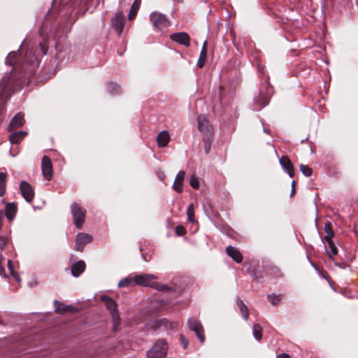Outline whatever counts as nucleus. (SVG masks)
Instances as JSON below:
<instances>
[{"mask_svg":"<svg viewBox=\"0 0 358 358\" xmlns=\"http://www.w3.org/2000/svg\"><path fill=\"white\" fill-rule=\"evenodd\" d=\"M271 273L273 274L275 277H280L282 276V274L280 271V270L278 269V268L274 266V267H272L271 268Z\"/></svg>","mask_w":358,"mask_h":358,"instance_id":"39","label":"nucleus"},{"mask_svg":"<svg viewBox=\"0 0 358 358\" xmlns=\"http://www.w3.org/2000/svg\"><path fill=\"white\" fill-rule=\"evenodd\" d=\"M170 141V135L167 131H161L157 136V145L159 148L166 147Z\"/></svg>","mask_w":358,"mask_h":358,"instance_id":"18","label":"nucleus"},{"mask_svg":"<svg viewBox=\"0 0 358 358\" xmlns=\"http://www.w3.org/2000/svg\"><path fill=\"white\" fill-rule=\"evenodd\" d=\"M226 252L236 263H241L243 261V255L237 248L233 246H228L226 248Z\"/></svg>","mask_w":358,"mask_h":358,"instance_id":"16","label":"nucleus"},{"mask_svg":"<svg viewBox=\"0 0 358 358\" xmlns=\"http://www.w3.org/2000/svg\"><path fill=\"white\" fill-rule=\"evenodd\" d=\"M8 240L5 237L0 236V248L1 250H3L5 246L6 245Z\"/></svg>","mask_w":358,"mask_h":358,"instance_id":"40","label":"nucleus"},{"mask_svg":"<svg viewBox=\"0 0 358 358\" xmlns=\"http://www.w3.org/2000/svg\"><path fill=\"white\" fill-rule=\"evenodd\" d=\"M140 5H141V0H135L134 1V2L133 3V4L131 6L130 11L128 14V19L129 20H132L136 17L137 13L140 8Z\"/></svg>","mask_w":358,"mask_h":358,"instance_id":"23","label":"nucleus"},{"mask_svg":"<svg viewBox=\"0 0 358 358\" xmlns=\"http://www.w3.org/2000/svg\"><path fill=\"white\" fill-rule=\"evenodd\" d=\"M268 300L271 302V303L273 306H277L280 303V302L282 299V296L281 294H269L267 296Z\"/></svg>","mask_w":358,"mask_h":358,"instance_id":"26","label":"nucleus"},{"mask_svg":"<svg viewBox=\"0 0 358 358\" xmlns=\"http://www.w3.org/2000/svg\"><path fill=\"white\" fill-rule=\"evenodd\" d=\"M6 183V174L4 173H0V196H3L5 193Z\"/></svg>","mask_w":358,"mask_h":358,"instance_id":"29","label":"nucleus"},{"mask_svg":"<svg viewBox=\"0 0 358 358\" xmlns=\"http://www.w3.org/2000/svg\"><path fill=\"white\" fill-rule=\"evenodd\" d=\"M180 340L183 348L186 349L189 345V341L183 335H180Z\"/></svg>","mask_w":358,"mask_h":358,"instance_id":"37","label":"nucleus"},{"mask_svg":"<svg viewBox=\"0 0 358 358\" xmlns=\"http://www.w3.org/2000/svg\"><path fill=\"white\" fill-rule=\"evenodd\" d=\"M185 172L184 171H180L176 178L175 181L173 185V188L175 191L178 192H182V186H183V181L185 178Z\"/></svg>","mask_w":358,"mask_h":358,"instance_id":"17","label":"nucleus"},{"mask_svg":"<svg viewBox=\"0 0 358 358\" xmlns=\"http://www.w3.org/2000/svg\"><path fill=\"white\" fill-rule=\"evenodd\" d=\"M92 237L87 234L80 233L77 235L76 239V250L82 252L85 244L90 243Z\"/></svg>","mask_w":358,"mask_h":358,"instance_id":"11","label":"nucleus"},{"mask_svg":"<svg viewBox=\"0 0 358 358\" xmlns=\"http://www.w3.org/2000/svg\"><path fill=\"white\" fill-rule=\"evenodd\" d=\"M188 327L191 331L196 334L201 343H203L205 341V335L201 322L196 318H189L188 320Z\"/></svg>","mask_w":358,"mask_h":358,"instance_id":"6","label":"nucleus"},{"mask_svg":"<svg viewBox=\"0 0 358 358\" xmlns=\"http://www.w3.org/2000/svg\"><path fill=\"white\" fill-rule=\"evenodd\" d=\"M150 18L153 27L158 30L166 29L170 25V22L163 14L152 13Z\"/></svg>","mask_w":358,"mask_h":358,"instance_id":"5","label":"nucleus"},{"mask_svg":"<svg viewBox=\"0 0 358 358\" xmlns=\"http://www.w3.org/2000/svg\"><path fill=\"white\" fill-rule=\"evenodd\" d=\"M167 348V343L165 341L158 340L153 348L148 352V358H165Z\"/></svg>","mask_w":358,"mask_h":358,"instance_id":"3","label":"nucleus"},{"mask_svg":"<svg viewBox=\"0 0 358 358\" xmlns=\"http://www.w3.org/2000/svg\"><path fill=\"white\" fill-rule=\"evenodd\" d=\"M252 334L254 337L257 340L260 341L262 338V329L259 324H255L252 328Z\"/></svg>","mask_w":358,"mask_h":358,"instance_id":"27","label":"nucleus"},{"mask_svg":"<svg viewBox=\"0 0 358 358\" xmlns=\"http://www.w3.org/2000/svg\"><path fill=\"white\" fill-rule=\"evenodd\" d=\"M190 185L194 189H199V182L198 180L196 178V177H194V176H192L190 179Z\"/></svg>","mask_w":358,"mask_h":358,"instance_id":"36","label":"nucleus"},{"mask_svg":"<svg viewBox=\"0 0 358 358\" xmlns=\"http://www.w3.org/2000/svg\"><path fill=\"white\" fill-rule=\"evenodd\" d=\"M268 103V99L267 98L264 99V101L262 103H259V108H262L265 106Z\"/></svg>","mask_w":358,"mask_h":358,"instance_id":"41","label":"nucleus"},{"mask_svg":"<svg viewBox=\"0 0 358 358\" xmlns=\"http://www.w3.org/2000/svg\"><path fill=\"white\" fill-rule=\"evenodd\" d=\"M176 234L179 236L184 235L186 233V230L184 227L182 226H178L176 227Z\"/></svg>","mask_w":358,"mask_h":358,"instance_id":"38","label":"nucleus"},{"mask_svg":"<svg viewBox=\"0 0 358 358\" xmlns=\"http://www.w3.org/2000/svg\"><path fill=\"white\" fill-rule=\"evenodd\" d=\"M110 85L114 86V90H115L117 92H118V91H119V90H120V87H119L118 85H115V84H110Z\"/></svg>","mask_w":358,"mask_h":358,"instance_id":"46","label":"nucleus"},{"mask_svg":"<svg viewBox=\"0 0 358 358\" xmlns=\"http://www.w3.org/2000/svg\"><path fill=\"white\" fill-rule=\"evenodd\" d=\"M24 114L21 112L17 113L10 121L8 125V131H11L22 127L24 124Z\"/></svg>","mask_w":358,"mask_h":358,"instance_id":"13","label":"nucleus"},{"mask_svg":"<svg viewBox=\"0 0 358 358\" xmlns=\"http://www.w3.org/2000/svg\"><path fill=\"white\" fill-rule=\"evenodd\" d=\"M74 224L80 229L85 222V210L78 203H73L71 206Z\"/></svg>","mask_w":358,"mask_h":358,"instance_id":"4","label":"nucleus"},{"mask_svg":"<svg viewBox=\"0 0 358 358\" xmlns=\"http://www.w3.org/2000/svg\"><path fill=\"white\" fill-rule=\"evenodd\" d=\"M26 62L30 64H34L35 61L37 60V58L34 55V54L31 52H27L26 54Z\"/></svg>","mask_w":358,"mask_h":358,"instance_id":"33","label":"nucleus"},{"mask_svg":"<svg viewBox=\"0 0 358 358\" xmlns=\"http://www.w3.org/2000/svg\"><path fill=\"white\" fill-rule=\"evenodd\" d=\"M300 170L301 171L304 176L308 177L310 176L313 172L312 169L309 166L303 164L300 165Z\"/></svg>","mask_w":358,"mask_h":358,"instance_id":"34","label":"nucleus"},{"mask_svg":"<svg viewBox=\"0 0 358 358\" xmlns=\"http://www.w3.org/2000/svg\"><path fill=\"white\" fill-rule=\"evenodd\" d=\"M27 133L23 131L14 132L10 135L9 140L11 143H18L27 136Z\"/></svg>","mask_w":358,"mask_h":358,"instance_id":"20","label":"nucleus"},{"mask_svg":"<svg viewBox=\"0 0 358 358\" xmlns=\"http://www.w3.org/2000/svg\"><path fill=\"white\" fill-rule=\"evenodd\" d=\"M85 270V263L82 261H78L71 266V272L74 277H78Z\"/></svg>","mask_w":358,"mask_h":358,"instance_id":"19","label":"nucleus"},{"mask_svg":"<svg viewBox=\"0 0 358 358\" xmlns=\"http://www.w3.org/2000/svg\"><path fill=\"white\" fill-rule=\"evenodd\" d=\"M3 260V257L0 255V262ZM3 271V267L1 266V263H0V273Z\"/></svg>","mask_w":358,"mask_h":358,"instance_id":"45","label":"nucleus"},{"mask_svg":"<svg viewBox=\"0 0 358 358\" xmlns=\"http://www.w3.org/2000/svg\"><path fill=\"white\" fill-rule=\"evenodd\" d=\"M15 55H16V53H15V52L10 53V54L8 55V60H10V59H11V58H14V57H15Z\"/></svg>","mask_w":358,"mask_h":358,"instance_id":"43","label":"nucleus"},{"mask_svg":"<svg viewBox=\"0 0 358 358\" xmlns=\"http://www.w3.org/2000/svg\"><path fill=\"white\" fill-rule=\"evenodd\" d=\"M55 311L59 314H64L66 313H75L78 310L71 305H65L58 301H55Z\"/></svg>","mask_w":358,"mask_h":358,"instance_id":"14","label":"nucleus"},{"mask_svg":"<svg viewBox=\"0 0 358 358\" xmlns=\"http://www.w3.org/2000/svg\"><path fill=\"white\" fill-rule=\"evenodd\" d=\"M42 50H43V54H45V53H46V52L45 51V49H44V48H43V46H42Z\"/></svg>","mask_w":358,"mask_h":358,"instance_id":"47","label":"nucleus"},{"mask_svg":"<svg viewBox=\"0 0 358 358\" xmlns=\"http://www.w3.org/2000/svg\"><path fill=\"white\" fill-rule=\"evenodd\" d=\"M101 299L105 303L107 308L110 310L113 322L114 329L116 330L120 325V317L116 311L117 303L114 300L107 296H102Z\"/></svg>","mask_w":358,"mask_h":358,"instance_id":"2","label":"nucleus"},{"mask_svg":"<svg viewBox=\"0 0 358 358\" xmlns=\"http://www.w3.org/2000/svg\"><path fill=\"white\" fill-rule=\"evenodd\" d=\"M198 129L203 136H213V129L205 115H201L197 118Z\"/></svg>","mask_w":358,"mask_h":358,"instance_id":"7","label":"nucleus"},{"mask_svg":"<svg viewBox=\"0 0 358 358\" xmlns=\"http://www.w3.org/2000/svg\"><path fill=\"white\" fill-rule=\"evenodd\" d=\"M277 358H290L289 355L286 353H282L277 356Z\"/></svg>","mask_w":358,"mask_h":358,"instance_id":"42","label":"nucleus"},{"mask_svg":"<svg viewBox=\"0 0 358 358\" xmlns=\"http://www.w3.org/2000/svg\"><path fill=\"white\" fill-rule=\"evenodd\" d=\"M42 173L44 178L47 180H50L52 177V164L48 156H44L41 162Z\"/></svg>","mask_w":358,"mask_h":358,"instance_id":"8","label":"nucleus"},{"mask_svg":"<svg viewBox=\"0 0 358 358\" xmlns=\"http://www.w3.org/2000/svg\"><path fill=\"white\" fill-rule=\"evenodd\" d=\"M20 190L22 196L27 202H31L34 197V192L31 185L25 181L20 183Z\"/></svg>","mask_w":358,"mask_h":358,"instance_id":"10","label":"nucleus"},{"mask_svg":"<svg viewBox=\"0 0 358 358\" xmlns=\"http://www.w3.org/2000/svg\"><path fill=\"white\" fill-rule=\"evenodd\" d=\"M324 231L326 232L327 235L324 238V241L327 240H331L334 236V231L332 229L331 224L329 222H327L324 224Z\"/></svg>","mask_w":358,"mask_h":358,"instance_id":"25","label":"nucleus"},{"mask_svg":"<svg viewBox=\"0 0 358 358\" xmlns=\"http://www.w3.org/2000/svg\"><path fill=\"white\" fill-rule=\"evenodd\" d=\"M17 211V207L14 203H7L5 209V214L9 220H13Z\"/></svg>","mask_w":358,"mask_h":358,"instance_id":"21","label":"nucleus"},{"mask_svg":"<svg viewBox=\"0 0 358 358\" xmlns=\"http://www.w3.org/2000/svg\"><path fill=\"white\" fill-rule=\"evenodd\" d=\"M156 323H157V324L155 326L156 327H160L162 326H164L166 328L173 329V328H175L176 326V323L170 322L165 319L158 320L156 322Z\"/></svg>","mask_w":358,"mask_h":358,"instance_id":"28","label":"nucleus"},{"mask_svg":"<svg viewBox=\"0 0 358 358\" xmlns=\"http://www.w3.org/2000/svg\"><path fill=\"white\" fill-rule=\"evenodd\" d=\"M157 276L152 274H140L134 277H127L119 282V287H134L135 285H141L144 287H150L159 290H164L166 286L155 282Z\"/></svg>","mask_w":358,"mask_h":358,"instance_id":"1","label":"nucleus"},{"mask_svg":"<svg viewBox=\"0 0 358 358\" xmlns=\"http://www.w3.org/2000/svg\"><path fill=\"white\" fill-rule=\"evenodd\" d=\"M280 163L289 176L292 178L294 175V169L289 158L287 156H282L280 159Z\"/></svg>","mask_w":358,"mask_h":358,"instance_id":"15","label":"nucleus"},{"mask_svg":"<svg viewBox=\"0 0 358 358\" xmlns=\"http://www.w3.org/2000/svg\"><path fill=\"white\" fill-rule=\"evenodd\" d=\"M213 141V136H203L204 148L206 153H208L210 150V144Z\"/></svg>","mask_w":358,"mask_h":358,"instance_id":"32","label":"nucleus"},{"mask_svg":"<svg viewBox=\"0 0 358 358\" xmlns=\"http://www.w3.org/2000/svg\"><path fill=\"white\" fill-rule=\"evenodd\" d=\"M207 57V41H205L203 44L202 50L200 53V56L198 60L197 65L199 68H202L206 62Z\"/></svg>","mask_w":358,"mask_h":358,"instance_id":"24","label":"nucleus"},{"mask_svg":"<svg viewBox=\"0 0 358 358\" xmlns=\"http://www.w3.org/2000/svg\"><path fill=\"white\" fill-rule=\"evenodd\" d=\"M8 269L11 273V275L15 278V279L17 281V282H20V279L19 278V275H17V273H16L15 271H14V269H13V265H12V262L10 260H8Z\"/></svg>","mask_w":358,"mask_h":358,"instance_id":"35","label":"nucleus"},{"mask_svg":"<svg viewBox=\"0 0 358 358\" xmlns=\"http://www.w3.org/2000/svg\"><path fill=\"white\" fill-rule=\"evenodd\" d=\"M125 18L122 12H117L115 17L112 19V24L118 35L122 32L124 25Z\"/></svg>","mask_w":358,"mask_h":358,"instance_id":"9","label":"nucleus"},{"mask_svg":"<svg viewBox=\"0 0 358 358\" xmlns=\"http://www.w3.org/2000/svg\"><path fill=\"white\" fill-rule=\"evenodd\" d=\"M237 306L238 308L239 311L241 312L244 320H247L249 317V310L247 306L244 303V302L240 299H237Z\"/></svg>","mask_w":358,"mask_h":358,"instance_id":"22","label":"nucleus"},{"mask_svg":"<svg viewBox=\"0 0 358 358\" xmlns=\"http://www.w3.org/2000/svg\"><path fill=\"white\" fill-rule=\"evenodd\" d=\"M170 38L181 45L188 47L190 45L189 36L186 32H178L172 34Z\"/></svg>","mask_w":358,"mask_h":358,"instance_id":"12","label":"nucleus"},{"mask_svg":"<svg viewBox=\"0 0 358 358\" xmlns=\"http://www.w3.org/2000/svg\"><path fill=\"white\" fill-rule=\"evenodd\" d=\"M187 219L190 222H194L195 217H194V206L193 203L190 204L187 210Z\"/></svg>","mask_w":358,"mask_h":358,"instance_id":"30","label":"nucleus"},{"mask_svg":"<svg viewBox=\"0 0 358 358\" xmlns=\"http://www.w3.org/2000/svg\"><path fill=\"white\" fill-rule=\"evenodd\" d=\"M325 241L328 243L329 249L331 250V253H329V255L330 256V257L332 258L333 255H336L338 253L337 248L335 245V244L334 243V242L332 241V239H331L329 241L327 240Z\"/></svg>","mask_w":358,"mask_h":358,"instance_id":"31","label":"nucleus"},{"mask_svg":"<svg viewBox=\"0 0 358 358\" xmlns=\"http://www.w3.org/2000/svg\"><path fill=\"white\" fill-rule=\"evenodd\" d=\"M294 185H295V181H292V194H291L292 196H293L295 194Z\"/></svg>","mask_w":358,"mask_h":358,"instance_id":"44","label":"nucleus"}]
</instances>
